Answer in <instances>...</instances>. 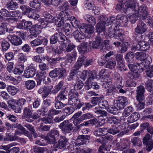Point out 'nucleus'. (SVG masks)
Returning <instances> with one entry per match:
<instances>
[{
  "mask_svg": "<svg viewBox=\"0 0 153 153\" xmlns=\"http://www.w3.org/2000/svg\"><path fill=\"white\" fill-rule=\"evenodd\" d=\"M115 25L114 24L109 27L107 31L108 36L110 38L114 37L116 39L122 40L123 39V34L121 32V30L116 28Z\"/></svg>",
  "mask_w": 153,
  "mask_h": 153,
  "instance_id": "1",
  "label": "nucleus"
},
{
  "mask_svg": "<svg viewBox=\"0 0 153 153\" xmlns=\"http://www.w3.org/2000/svg\"><path fill=\"white\" fill-rule=\"evenodd\" d=\"M58 127L62 133L65 134L69 133L72 131H74V127L73 124L68 120L64 121L59 125Z\"/></svg>",
  "mask_w": 153,
  "mask_h": 153,
  "instance_id": "2",
  "label": "nucleus"
},
{
  "mask_svg": "<svg viewBox=\"0 0 153 153\" xmlns=\"http://www.w3.org/2000/svg\"><path fill=\"white\" fill-rule=\"evenodd\" d=\"M69 104L75 107L76 109H80L84 105L83 102H81L78 97H70L68 99Z\"/></svg>",
  "mask_w": 153,
  "mask_h": 153,
  "instance_id": "3",
  "label": "nucleus"
},
{
  "mask_svg": "<svg viewBox=\"0 0 153 153\" xmlns=\"http://www.w3.org/2000/svg\"><path fill=\"white\" fill-rule=\"evenodd\" d=\"M149 44L144 41H139L136 46H134L131 48L132 51L141 50L145 51L149 49Z\"/></svg>",
  "mask_w": 153,
  "mask_h": 153,
  "instance_id": "4",
  "label": "nucleus"
},
{
  "mask_svg": "<svg viewBox=\"0 0 153 153\" xmlns=\"http://www.w3.org/2000/svg\"><path fill=\"white\" fill-rule=\"evenodd\" d=\"M69 143L68 140L64 136L60 137L57 142L53 145L55 148L61 149L65 147Z\"/></svg>",
  "mask_w": 153,
  "mask_h": 153,
  "instance_id": "5",
  "label": "nucleus"
},
{
  "mask_svg": "<svg viewBox=\"0 0 153 153\" xmlns=\"http://www.w3.org/2000/svg\"><path fill=\"white\" fill-rule=\"evenodd\" d=\"M124 3L126 10L130 9L132 11L136 12L137 9L138 8V4L135 0H126Z\"/></svg>",
  "mask_w": 153,
  "mask_h": 153,
  "instance_id": "6",
  "label": "nucleus"
},
{
  "mask_svg": "<svg viewBox=\"0 0 153 153\" xmlns=\"http://www.w3.org/2000/svg\"><path fill=\"white\" fill-rule=\"evenodd\" d=\"M147 30L146 25L141 21H139L137 26L135 29L136 33L141 35L140 36L141 38L142 37V35L141 34L146 32Z\"/></svg>",
  "mask_w": 153,
  "mask_h": 153,
  "instance_id": "7",
  "label": "nucleus"
},
{
  "mask_svg": "<svg viewBox=\"0 0 153 153\" xmlns=\"http://www.w3.org/2000/svg\"><path fill=\"white\" fill-rule=\"evenodd\" d=\"M7 39L12 44L15 46L21 45L22 43L21 39L18 36L15 35H9L7 36Z\"/></svg>",
  "mask_w": 153,
  "mask_h": 153,
  "instance_id": "8",
  "label": "nucleus"
},
{
  "mask_svg": "<svg viewBox=\"0 0 153 153\" xmlns=\"http://www.w3.org/2000/svg\"><path fill=\"white\" fill-rule=\"evenodd\" d=\"M147 10V7L145 4H143L138 7V9H137L136 12L138 14L142 16V19H145L149 16Z\"/></svg>",
  "mask_w": 153,
  "mask_h": 153,
  "instance_id": "9",
  "label": "nucleus"
},
{
  "mask_svg": "<svg viewBox=\"0 0 153 153\" xmlns=\"http://www.w3.org/2000/svg\"><path fill=\"white\" fill-rule=\"evenodd\" d=\"M151 57L146 58L145 59L143 60V61L140 63H137V64L139 66V70L140 72H142L143 70L149 68L150 62L148 59H151Z\"/></svg>",
  "mask_w": 153,
  "mask_h": 153,
  "instance_id": "10",
  "label": "nucleus"
},
{
  "mask_svg": "<svg viewBox=\"0 0 153 153\" xmlns=\"http://www.w3.org/2000/svg\"><path fill=\"white\" fill-rule=\"evenodd\" d=\"M117 108L119 109L123 108L128 103L127 98L124 96H119L116 101Z\"/></svg>",
  "mask_w": 153,
  "mask_h": 153,
  "instance_id": "11",
  "label": "nucleus"
},
{
  "mask_svg": "<svg viewBox=\"0 0 153 153\" xmlns=\"http://www.w3.org/2000/svg\"><path fill=\"white\" fill-rule=\"evenodd\" d=\"M145 91V89L143 86L140 85L137 87L136 91V99L137 100H144Z\"/></svg>",
  "mask_w": 153,
  "mask_h": 153,
  "instance_id": "12",
  "label": "nucleus"
},
{
  "mask_svg": "<svg viewBox=\"0 0 153 153\" xmlns=\"http://www.w3.org/2000/svg\"><path fill=\"white\" fill-rule=\"evenodd\" d=\"M36 70L34 67L29 66L25 70L24 76L27 78L33 77L36 74Z\"/></svg>",
  "mask_w": 153,
  "mask_h": 153,
  "instance_id": "13",
  "label": "nucleus"
},
{
  "mask_svg": "<svg viewBox=\"0 0 153 153\" xmlns=\"http://www.w3.org/2000/svg\"><path fill=\"white\" fill-rule=\"evenodd\" d=\"M30 34L29 37L32 38L37 36L38 34L41 32V30L38 25H33L30 28Z\"/></svg>",
  "mask_w": 153,
  "mask_h": 153,
  "instance_id": "14",
  "label": "nucleus"
},
{
  "mask_svg": "<svg viewBox=\"0 0 153 153\" xmlns=\"http://www.w3.org/2000/svg\"><path fill=\"white\" fill-rule=\"evenodd\" d=\"M105 24L102 22H98L96 26V31L98 33L97 36H102L105 34Z\"/></svg>",
  "mask_w": 153,
  "mask_h": 153,
  "instance_id": "15",
  "label": "nucleus"
},
{
  "mask_svg": "<svg viewBox=\"0 0 153 153\" xmlns=\"http://www.w3.org/2000/svg\"><path fill=\"white\" fill-rule=\"evenodd\" d=\"M90 139L89 136L82 135L79 136L76 140V144L79 146L86 144L87 141Z\"/></svg>",
  "mask_w": 153,
  "mask_h": 153,
  "instance_id": "16",
  "label": "nucleus"
},
{
  "mask_svg": "<svg viewBox=\"0 0 153 153\" xmlns=\"http://www.w3.org/2000/svg\"><path fill=\"white\" fill-rule=\"evenodd\" d=\"M102 37L100 36H97L95 38V40L91 43H90V45L93 48L99 49L102 45Z\"/></svg>",
  "mask_w": 153,
  "mask_h": 153,
  "instance_id": "17",
  "label": "nucleus"
},
{
  "mask_svg": "<svg viewBox=\"0 0 153 153\" xmlns=\"http://www.w3.org/2000/svg\"><path fill=\"white\" fill-rule=\"evenodd\" d=\"M116 24H115V27L116 28H119L120 25H126V24L128 21V19L125 15H121L120 17L118 19H116Z\"/></svg>",
  "mask_w": 153,
  "mask_h": 153,
  "instance_id": "18",
  "label": "nucleus"
},
{
  "mask_svg": "<svg viewBox=\"0 0 153 153\" xmlns=\"http://www.w3.org/2000/svg\"><path fill=\"white\" fill-rule=\"evenodd\" d=\"M77 56V53L76 51H73L71 53L68 54L65 57L66 61L71 63H74Z\"/></svg>",
  "mask_w": 153,
  "mask_h": 153,
  "instance_id": "19",
  "label": "nucleus"
},
{
  "mask_svg": "<svg viewBox=\"0 0 153 153\" xmlns=\"http://www.w3.org/2000/svg\"><path fill=\"white\" fill-rule=\"evenodd\" d=\"M73 36L77 42H81L82 39L85 37V35L82 32H80L78 30H76L73 33Z\"/></svg>",
  "mask_w": 153,
  "mask_h": 153,
  "instance_id": "20",
  "label": "nucleus"
},
{
  "mask_svg": "<svg viewBox=\"0 0 153 153\" xmlns=\"http://www.w3.org/2000/svg\"><path fill=\"white\" fill-rule=\"evenodd\" d=\"M40 5L39 0H33L30 1L29 4L30 7L36 10H40Z\"/></svg>",
  "mask_w": 153,
  "mask_h": 153,
  "instance_id": "21",
  "label": "nucleus"
},
{
  "mask_svg": "<svg viewBox=\"0 0 153 153\" xmlns=\"http://www.w3.org/2000/svg\"><path fill=\"white\" fill-rule=\"evenodd\" d=\"M65 94V90H63L60 91L55 98L62 102H65L68 100L67 98V96Z\"/></svg>",
  "mask_w": 153,
  "mask_h": 153,
  "instance_id": "22",
  "label": "nucleus"
},
{
  "mask_svg": "<svg viewBox=\"0 0 153 153\" xmlns=\"http://www.w3.org/2000/svg\"><path fill=\"white\" fill-rule=\"evenodd\" d=\"M87 42H84L78 46V50L79 53L81 54H83L86 53L87 51Z\"/></svg>",
  "mask_w": 153,
  "mask_h": 153,
  "instance_id": "23",
  "label": "nucleus"
},
{
  "mask_svg": "<svg viewBox=\"0 0 153 153\" xmlns=\"http://www.w3.org/2000/svg\"><path fill=\"white\" fill-rule=\"evenodd\" d=\"M75 46L72 43H71L65 46H62L60 47V51H64V52H69L71 51L75 47Z\"/></svg>",
  "mask_w": 153,
  "mask_h": 153,
  "instance_id": "24",
  "label": "nucleus"
},
{
  "mask_svg": "<svg viewBox=\"0 0 153 153\" xmlns=\"http://www.w3.org/2000/svg\"><path fill=\"white\" fill-rule=\"evenodd\" d=\"M19 9L22 12V14L27 15L32 10V8L24 4L20 5Z\"/></svg>",
  "mask_w": 153,
  "mask_h": 153,
  "instance_id": "25",
  "label": "nucleus"
},
{
  "mask_svg": "<svg viewBox=\"0 0 153 153\" xmlns=\"http://www.w3.org/2000/svg\"><path fill=\"white\" fill-rule=\"evenodd\" d=\"M18 5V4L17 2L12 0L7 3L6 7L9 10H14L17 8Z\"/></svg>",
  "mask_w": 153,
  "mask_h": 153,
  "instance_id": "26",
  "label": "nucleus"
},
{
  "mask_svg": "<svg viewBox=\"0 0 153 153\" xmlns=\"http://www.w3.org/2000/svg\"><path fill=\"white\" fill-rule=\"evenodd\" d=\"M140 117V115L137 113H134L127 119V121L130 123H132L137 121Z\"/></svg>",
  "mask_w": 153,
  "mask_h": 153,
  "instance_id": "27",
  "label": "nucleus"
},
{
  "mask_svg": "<svg viewBox=\"0 0 153 153\" xmlns=\"http://www.w3.org/2000/svg\"><path fill=\"white\" fill-rule=\"evenodd\" d=\"M134 56L138 61H142L145 59L146 54L142 52H137L134 53Z\"/></svg>",
  "mask_w": 153,
  "mask_h": 153,
  "instance_id": "28",
  "label": "nucleus"
},
{
  "mask_svg": "<svg viewBox=\"0 0 153 153\" xmlns=\"http://www.w3.org/2000/svg\"><path fill=\"white\" fill-rule=\"evenodd\" d=\"M7 90L8 92L12 96L15 95L19 91L18 88L13 85H9L7 87Z\"/></svg>",
  "mask_w": 153,
  "mask_h": 153,
  "instance_id": "29",
  "label": "nucleus"
},
{
  "mask_svg": "<svg viewBox=\"0 0 153 153\" xmlns=\"http://www.w3.org/2000/svg\"><path fill=\"white\" fill-rule=\"evenodd\" d=\"M59 18L62 20L66 21L70 18V16L68 12L64 10L62 11L59 14Z\"/></svg>",
  "mask_w": 153,
  "mask_h": 153,
  "instance_id": "30",
  "label": "nucleus"
},
{
  "mask_svg": "<svg viewBox=\"0 0 153 153\" xmlns=\"http://www.w3.org/2000/svg\"><path fill=\"white\" fill-rule=\"evenodd\" d=\"M116 63L113 59H110L105 64V67L112 69L115 67Z\"/></svg>",
  "mask_w": 153,
  "mask_h": 153,
  "instance_id": "31",
  "label": "nucleus"
},
{
  "mask_svg": "<svg viewBox=\"0 0 153 153\" xmlns=\"http://www.w3.org/2000/svg\"><path fill=\"white\" fill-rule=\"evenodd\" d=\"M134 57V53L133 52H130L126 54L125 58L127 62L129 63H133Z\"/></svg>",
  "mask_w": 153,
  "mask_h": 153,
  "instance_id": "32",
  "label": "nucleus"
},
{
  "mask_svg": "<svg viewBox=\"0 0 153 153\" xmlns=\"http://www.w3.org/2000/svg\"><path fill=\"white\" fill-rule=\"evenodd\" d=\"M35 82L32 80H29L25 82V87L28 90L33 89L35 86Z\"/></svg>",
  "mask_w": 153,
  "mask_h": 153,
  "instance_id": "33",
  "label": "nucleus"
},
{
  "mask_svg": "<svg viewBox=\"0 0 153 153\" xmlns=\"http://www.w3.org/2000/svg\"><path fill=\"white\" fill-rule=\"evenodd\" d=\"M85 20L91 23L92 25H95L96 24V21L95 18L92 16L86 15L84 16Z\"/></svg>",
  "mask_w": 153,
  "mask_h": 153,
  "instance_id": "34",
  "label": "nucleus"
},
{
  "mask_svg": "<svg viewBox=\"0 0 153 153\" xmlns=\"http://www.w3.org/2000/svg\"><path fill=\"white\" fill-rule=\"evenodd\" d=\"M99 86L97 82H89L88 83L85 85V88L87 90H88L91 88H92L96 89H98L99 88Z\"/></svg>",
  "mask_w": 153,
  "mask_h": 153,
  "instance_id": "35",
  "label": "nucleus"
},
{
  "mask_svg": "<svg viewBox=\"0 0 153 153\" xmlns=\"http://www.w3.org/2000/svg\"><path fill=\"white\" fill-rule=\"evenodd\" d=\"M99 86L97 82H89L88 83L85 85V88L87 90H88L91 88H92L96 89H98L99 88Z\"/></svg>",
  "mask_w": 153,
  "mask_h": 153,
  "instance_id": "36",
  "label": "nucleus"
},
{
  "mask_svg": "<svg viewBox=\"0 0 153 153\" xmlns=\"http://www.w3.org/2000/svg\"><path fill=\"white\" fill-rule=\"evenodd\" d=\"M98 105L100 108L103 109L105 108L106 110L109 107L108 102L107 100L101 99L99 102Z\"/></svg>",
  "mask_w": 153,
  "mask_h": 153,
  "instance_id": "37",
  "label": "nucleus"
},
{
  "mask_svg": "<svg viewBox=\"0 0 153 153\" xmlns=\"http://www.w3.org/2000/svg\"><path fill=\"white\" fill-rule=\"evenodd\" d=\"M146 88L149 92L153 91V80L148 79L145 83Z\"/></svg>",
  "mask_w": 153,
  "mask_h": 153,
  "instance_id": "38",
  "label": "nucleus"
},
{
  "mask_svg": "<svg viewBox=\"0 0 153 153\" xmlns=\"http://www.w3.org/2000/svg\"><path fill=\"white\" fill-rule=\"evenodd\" d=\"M24 69V65H17L14 70V73L16 74L20 75L23 72Z\"/></svg>",
  "mask_w": 153,
  "mask_h": 153,
  "instance_id": "39",
  "label": "nucleus"
},
{
  "mask_svg": "<svg viewBox=\"0 0 153 153\" xmlns=\"http://www.w3.org/2000/svg\"><path fill=\"white\" fill-rule=\"evenodd\" d=\"M55 107L56 109H61L67 105L66 104H64L62 102L55 98Z\"/></svg>",
  "mask_w": 153,
  "mask_h": 153,
  "instance_id": "40",
  "label": "nucleus"
},
{
  "mask_svg": "<svg viewBox=\"0 0 153 153\" xmlns=\"http://www.w3.org/2000/svg\"><path fill=\"white\" fill-rule=\"evenodd\" d=\"M126 7L123 2V3H120L117 4L116 7L115 9L116 10L123 12H125L126 10Z\"/></svg>",
  "mask_w": 153,
  "mask_h": 153,
  "instance_id": "41",
  "label": "nucleus"
},
{
  "mask_svg": "<svg viewBox=\"0 0 153 153\" xmlns=\"http://www.w3.org/2000/svg\"><path fill=\"white\" fill-rule=\"evenodd\" d=\"M45 18L44 19L49 23H53L54 21V17L50 14L48 13H45L43 14Z\"/></svg>",
  "mask_w": 153,
  "mask_h": 153,
  "instance_id": "42",
  "label": "nucleus"
},
{
  "mask_svg": "<svg viewBox=\"0 0 153 153\" xmlns=\"http://www.w3.org/2000/svg\"><path fill=\"white\" fill-rule=\"evenodd\" d=\"M131 142L134 146H140L142 145L141 140L138 137H134L131 140Z\"/></svg>",
  "mask_w": 153,
  "mask_h": 153,
  "instance_id": "43",
  "label": "nucleus"
},
{
  "mask_svg": "<svg viewBox=\"0 0 153 153\" xmlns=\"http://www.w3.org/2000/svg\"><path fill=\"white\" fill-rule=\"evenodd\" d=\"M120 126L118 127L115 126V127L110 128L108 130H107L106 128V130H107L108 133L114 135L119 133L120 131Z\"/></svg>",
  "mask_w": 153,
  "mask_h": 153,
  "instance_id": "44",
  "label": "nucleus"
},
{
  "mask_svg": "<svg viewBox=\"0 0 153 153\" xmlns=\"http://www.w3.org/2000/svg\"><path fill=\"white\" fill-rule=\"evenodd\" d=\"M136 12L133 13H130L129 15V18L131 22L134 23L137 20L138 17V14Z\"/></svg>",
  "mask_w": 153,
  "mask_h": 153,
  "instance_id": "45",
  "label": "nucleus"
},
{
  "mask_svg": "<svg viewBox=\"0 0 153 153\" xmlns=\"http://www.w3.org/2000/svg\"><path fill=\"white\" fill-rule=\"evenodd\" d=\"M57 39V42L62 44V41L64 40V39H66V36L61 32L56 33H55Z\"/></svg>",
  "mask_w": 153,
  "mask_h": 153,
  "instance_id": "46",
  "label": "nucleus"
},
{
  "mask_svg": "<svg viewBox=\"0 0 153 153\" xmlns=\"http://www.w3.org/2000/svg\"><path fill=\"white\" fill-rule=\"evenodd\" d=\"M33 149L34 153H43L47 150L45 147H39L36 146H33Z\"/></svg>",
  "mask_w": 153,
  "mask_h": 153,
  "instance_id": "47",
  "label": "nucleus"
},
{
  "mask_svg": "<svg viewBox=\"0 0 153 153\" xmlns=\"http://www.w3.org/2000/svg\"><path fill=\"white\" fill-rule=\"evenodd\" d=\"M17 14V13L16 11H9L7 17H12V18L10 19L11 20L17 22L18 20V19L15 18Z\"/></svg>",
  "mask_w": 153,
  "mask_h": 153,
  "instance_id": "48",
  "label": "nucleus"
},
{
  "mask_svg": "<svg viewBox=\"0 0 153 153\" xmlns=\"http://www.w3.org/2000/svg\"><path fill=\"white\" fill-rule=\"evenodd\" d=\"M85 73V76L88 79H94L96 77V73L95 72L87 71Z\"/></svg>",
  "mask_w": 153,
  "mask_h": 153,
  "instance_id": "49",
  "label": "nucleus"
},
{
  "mask_svg": "<svg viewBox=\"0 0 153 153\" xmlns=\"http://www.w3.org/2000/svg\"><path fill=\"white\" fill-rule=\"evenodd\" d=\"M1 46L2 51H6L9 48L10 44L7 41L4 40L1 43Z\"/></svg>",
  "mask_w": 153,
  "mask_h": 153,
  "instance_id": "50",
  "label": "nucleus"
},
{
  "mask_svg": "<svg viewBox=\"0 0 153 153\" xmlns=\"http://www.w3.org/2000/svg\"><path fill=\"white\" fill-rule=\"evenodd\" d=\"M105 128H98L95 130L94 131V134L97 136H100L105 134L104 133Z\"/></svg>",
  "mask_w": 153,
  "mask_h": 153,
  "instance_id": "51",
  "label": "nucleus"
},
{
  "mask_svg": "<svg viewBox=\"0 0 153 153\" xmlns=\"http://www.w3.org/2000/svg\"><path fill=\"white\" fill-rule=\"evenodd\" d=\"M132 111V108L131 107H128L126 108L122 113L123 117H126L129 116Z\"/></svg>",
  "mask_w": 153,
  "mask_h": 153,
  "instance_id": "52",
  "label": "nucleus"
},
{
  "mask_svg": "<svg viewBox=\"0 0 153 153\" xmlns=\"http://www.w3.org/2000/svg\"><path fill=\"white\" fill-rule=\"evenodd\" d=\"M64 82L62 81H60L59 83L55 86V91L53 93H56L58 91H59L61 89V91H63V90H65L64 87L63 86Z\"/></svg>",
  "mask_w": 153,
  "mask_h": 153,
  "instance_id": "53",
  "label": "nucleus"
},
{
  "mask_svg": "<svg viewBox=\"0 0 153 153\" xmlns=\"http://www.w3.org/2000/svg\"><path fill=\"white\" fill-rule=\"evenodd\" d=\"M70 19L71 23L74 27L76 28L79 27V22L77 20L75 17L71 16Z\"/></svg>",
  "mask_w": 153,
  "mask_h": 153,
  "instance_id": "54",
  "label": "nucleus"
},
{
  "mask_svg": "<svg viewBox=\"0 0 153 153\" xmlns=\"http://www.w3.org/2000/svg\"><path fill=\"white\" fill-rule=\"evenodd\" d=\"M112 24V25H113L114 24L115 25L116 24V20L115 18L112 16L107 18L105 25H109Z\"/></svg>",
  "mask_w": 153,
  "mask_h": 153,
  "instance_id": "55",
  "label": "nucleus"
},
{
  "mask_svg": "<svg viewBox=\"0 0 153 153\" xmlns=\"http://www.w3.org/2000/svg\"><path fill=\"white\" fill-rule=\"evenodd\" d=\"M23 112V115L26 117H30L32 114L31 110L28 107L25 108Z\"/></svg>",
  "mask_w": 153,
  "mask_h": 153,
  "instance_id": "56",
  "label": "nucleus"
},
{
  "mask_svg": "<svg viewBox=\"0 0 153 153\" xmlns=\"http://www.w3.org/2000/svg\"><path fill=\"white\" fill-rule=\"evenodd\" d=\"M17 137L15 136L11 135L10 134H6L3 139L4 141H12L16 140Z\"/></svg>",
  "mask_w": 153,
  "mask_h": 153,
  "instance_id": "57",
  "label": "nucleus"
},
{
  "mask_svg": "<svg viewBox=\"0 0 153 153\" xmlns=\"http://www.w3.org/2000/svg\"><path fill=\"white\" fill-rule=\"evenodd\" d=\"M34 10V9H32V10L28 14L27 16L29 18H32L34 19H38L40 16L37 13L33 12V11Z\"/></svg>",
  "mask_w": 153,
  "mask_h": 153,
  "instance_id": "58",
  "label": "nucleus"
},
{
  "mask_svg": "<svg viewBox=\"0 0 153 153\" xmlns=\"http://www.w3.org/2000/svg\"><path fill=\"white\" fill-rule=\"evenodd\" d=\"M146 71V75L149 78L153 77V65L147 69Z\"/></svg>",
  "mask_w": 153,
  "mask_h": 153,
  "instance_id": "59",
  "label": "nucleus"
},
{
  "mask_svg": "<svg viewBox=\"0 0 153 153\" xmlns=\"http://www.w3.org/2000/svg\"><path fill=\"white\" fill-rule=\"evenodd\" d=\"M59 73H58V75L57 77L58 79H63L65 76V74L66 73V70L65 69L59 68L58 70Z\"/></svg>",
  "mask_w": 153,
  "mask_h": 153,
  "instance_id": "60",
  "label": "nucleus"
},
{
  "mask_svg": "<svg viewBox=\"0 0 153 153\" xmlns=\"http://www.w3.org/2000/svg\"><path fill=\"white\" fill-rule=\"evenodd\" d=\"M52 86H44L45 94L42 95L43 97H46L49 95L52 89Z\"/></svg>",
  "mask_w": 153,
  "mask_h": 153,
  "instance_id": "61",
  "label": "nucleus"
},
{
  "mask_svg": "<svg viewBox=\"0 0 153 153\" xmlns=\"http://www.w3.org/2000/svg\"><path fill=\"white\" fill-rule=\"evenodd\" d=\"M107 110L108 112L114 115L116 114L119 112L118 109L114 106L110 108L108 107Z\"/></svg>",
  "mask_w": 153,
  "mask_h": 153,
  "instance_id": "62",
  "label": "nucleus"
},
{
  "mask_svg": "<svg viewBox=\"0 0 153 153\" xmlns=\"http://www.w3.org/2000/svg\"><path fill=\"white\" fill-rule=\"evenodd\" d=\"M45 140L47 141L48 143L51 144L53 143L54 144L55 143V142L56 141V139L50 135L49 134L48 136L45 137Z\"/></svg>",
  "mask_w": 153,
  "mask_h": 153,
  "instance_id": "63",
  "label": "nucleus"
},
{
  "mask_svg": "<svg viewBox=\"0 0 153 153\" xmlns=\"http://www.w3.org/2000/svg\"><path fill=\"white\" fill-rule=\"evenodd\" d=\"M94 25H89L84 28L85 29V32L86 33L88 34H92L94 32Z\"/></svg>",
  "mask_w": 153,
  "mask_h": 153,
  "instance_id": "64",
  "label": "nucleus"
}]
</instances>
